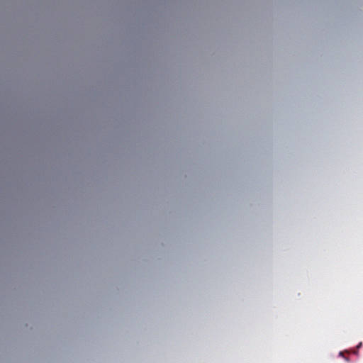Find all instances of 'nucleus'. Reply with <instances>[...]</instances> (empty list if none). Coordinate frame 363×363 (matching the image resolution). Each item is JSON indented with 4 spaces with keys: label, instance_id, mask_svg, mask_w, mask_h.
<instances>
[{
    "label": "nucleus",
    "instance_id": "obj_1",
    "mask_svg": "<svg viewBox=\"0 0 363 363\" xmlns=\"http://www.w3.org/2000/svg\"><path fill=\"white\" fill-rule=\"evenodd\" d=\"M339 355H340V356H341V357H344L347 361H348V360H349V359H348L347 357H344L343 353H342V352H340L339 353Z\"/></svg>",
    "mask_w": 363,
    "mask_h": 363
}]
</instances>
